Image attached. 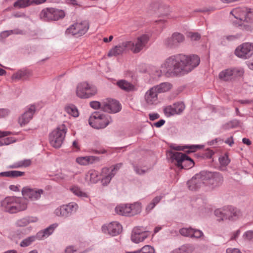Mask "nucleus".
I'll return each mask as SVG.
<instances>
[{"instance_id": "nucleus-1", "label": "nucleus", "mask_w": 253, "mask_h": 253, "mask_svg": "<svg viewBox=\"0 0 253 253\" xmlns=\"http://www.w3.org/2000/svg\"><path fill=\"white\" fill-rule=\"evenodd\" d=\"M200 62V57L197 55L178 54L167 58L161 65V69L156 67H152L150 74L153 79L159 78L163 74H185L193 70Z\"/></svg>"}, {"instance_id": "nucleus-2", "label": "nucleus", "mask_w": 253, "mask_h": 253, "mask_svg": "<svg viewBox=\"0 0 253 253\" xmlns=\"http://www.w3.org/2000/svg\"><path fill=\"white\" fill-rule=\"evenodd\" d=\"M4 211L9 213H16L26 210L27 202L21 197L8 196L0 202Z\"/></svg>"}, {"instance_id": "nucleus-3", "label": "nucleus", "mask_w": 253, "mask_h": 253, "mask_svg": "<svg viewBox=\"0 0 253 253\" xmlns=\"http://www.w3.org/2000/svg\"><path fill=\"white\" fill-rule=\"evenodd\" d=\"M214 213L219 220L228 219L234 221L242 216L241 211L231 206H225L222 208L216 209Z\"/></svg>"}, {"instance_id": "nucleus-4", "label": "nucleus", "mask_w": 253, "mask_h": 253, "mask_svg": "<svg viewBox=\"0 0 253 253\" xmlns=\"http://www.w3.org/2000/svg\"><path fill=\"white\" fill-rule=\"evenodd\" d=\"M111 122L110 116L100 112H94L92 113L88 120L89 125L96 129L104 128Z\"/></svg>"}, {"instance_id": "nucleus-5", "label": "nucleus", "mask_w": 253, "mask_h": 253, "mask_svg": "<svg viewBox=\"0 0 253 253\" xmlns=\"http://www.w3.org/2000/svg\"><path fill=\"white\" fill-rule=\"evenodd\" d=\"M67 128L66 126L62 124L54 129L49 136L50 144L54 148L61 147L64 140Z\"/></svg>"}, {"instance_id": "nucleus-6", "label": "nucleus", "mask_w": 253, "mask_h": 253, "mask_svg": "<svg viewBox=\"0 0 253 253\" xmlns=\"http://www.w3.org/2000/svg\"><path fill=\"white\" fill-rule=\"evenodd\" d=\"M97 92V88L94 85L86 82L79 83L76 87V95L81 99L89 98L95 95Z\"/></svg>"}, {"instance_id": "nucleus-7", "label": "nucleus", "mask_w": 253, "mask_h": 253, "mask_svg": "<svg viewBox=\"0 0 253 253\" xmlns=\"http://www.w3.org/2000/svg\"><path fill=\"white\" fill-rule=\"evenodd\" d=\"M170 158L173 162L175 161L177 166L181 169H188L194 166L193 160L181 152H172Z\"/></svg>"}, {"instance_id": "nucleus-8", "label": "nucleus", "mask_w": 253, "mask_h": 253, "mask_svg": "<svg viewBox=\"0 0 253 253\" xmlns=\"http://www.w3.org/2000/svg\"><path fill=\"white\" fill-rule=\"evenodd\" d=\"M150 37L147 34H143L138 37L134 41H127L129 50L134 53L140 52L146 47Z\"/></svg>"}, {"instance_id": "nucleus-9", "label": "nucleus", "mask_w": 253, "mask_h": 253, "mask_svg": "<svg viewBox=\"0 0 253 253\" xmlns=\"http://www.w3.org/2000/svg\"><path fill=\"white\" fill-rule=\"evenodd\" d=\"M65 15V12L62 10L54 8H46L41 12L40 17L45 21H56L63 18Z\"/></svg>"}, {"instance_id": "nucleus-10", "label": "nucleus", "mask_w": 253, "mask_h": 253, "mask_svg": "<svg viewBox=\"0 0 253 253\" xmlns=\"http://www.w3.org/2000/svg\"><path fill=\"white\" fill-rule=\"evenodd\" d=\"M122 166V163H119L110 168H103L100 173L102 185H107L110 183L111 179L115 175Z\"/></svg>"}, {"instance_id": "nucleus-11", "label": "nucleus", "mask_w": 253, "mask_h": 253, "mask_svg": "<svg viewBox=\"0 0 253 253\" xmlns=\"http://www.w3.org/2000/svg\"><path fill=\"white\" fill-rule=\"evenodd\" d=\"M235 55L238 57L247 59L253 55V42H244L236 47Z\"/></svg>"}, {"instance_id": "nucleus-12", "label": "nucleus", "mask_w": 253, "mask_h": 253, "mask_svg": "<svg viewBox=\"0 0 253 253\" xmlns=\"http://www.w3.org/2000/svg\"><path fill=\"white\" fill-rule=\"evenodd\" d=\"M89 28L88 22L86 21L77 22L71 25L66 31L67 34H71L76 37L84 35Z\"/></svg>"}, {"instance_id": "nucleus-13", "label": "nucleus", "mask_w": 253, "mask_h": 253, "mask_svg": "<svg viewBox=\"0 0 253 253\" xmlns=\"http://www.w3.org/2000/svg\"><path fill=\"white\" fill-rule=\"evenodd\" d=\"M78 209V205L75 203H70L57 208L54 213L59 217L67 218L75 212Z\"/></svg>"}, {"instance_id": "nucleus-14", "label": "nucleus", "mask_w": 253, "mask_h": 253, "mask_svg": "<svg viewBox=\"0 0 253 253\" xmlns=\"http://www.w3.org/2000/svg\"><path fill=\"white\" fill-rule=\"evenodd\" d=\"M204 173H205V171H202L195 174L190 180L187 181V184L190 190H197L206 184V179Z\"/></svg>"}, {"instance_id": "nucleus-15", "label": "nucleus", "mask_w": 253, "mask_h": 253, "mask_svg": "<svg viewBox=\"0 0 253 253\" xmlns=\"http://www.w3.org/2000/svg\"><path fill=\"white\" fill-rule=\"evenodd\" d=\"M21 192L25 200L29 199L32 201H35L41 198V195L43 193V190L42 189L25 186L22 188Z\"/></svg>"}, {"instance_id": "nucleus-16", "label": "nucleus", "mask_w": 253, "mask_h": 253, "mask_svg": "<svg viewBox=\"0 0 253 253\" xmlns=\"http://www.w3.org/2000/svg\"><path fill=\"white\" fill-rule=\"evenodd\" d=\"M185 40L184 36L180 33L175 32L172 35L166 38L164 43L165 45L169 48H175L178 47L179 45L182 43Z\"/></svg>"}, {"instance_id": "nucleus-17", "label": "nucleus", "mask_w": 253, "mask_h": 253, "mask_svg": "<svg viewBox=\"0 0 253 253\" xmlns=\"http://www.w3.org/2000/svg\"><path fill=\"white\" fill-rule=\"evenodd\" d=\"M244 70L242 68H234L225 69L219 74L220 80L228 81L231 79L243 75Z\"/></svg>"}, {"instance_id": "nucleus-18", "label": "nucleus", "mask_w": 253, "mask_h": 253, "mask_svg": "<svg viewBox=\"0 0 253 253\" xmlns=\"http://www.w3.org/2000/svg\"><path fill=\"white\" fill-rule=\"evenodd\" d=\"M149 236V233L143 227H134L131 233V240L135 243H139L144 241Z\"/></svg>"}, {"instance_id": "nucleus-19", "label": "nucleus", "mask_w": 253, "mask_h": 253, "mask_svg": "<svg viewBox=\"0 0 253 253\" xmlns=\"http://www.w3.org/2000/svg\"><path fill=\"white\" fill-rule=\"evenodd\" d=\"M206 184H210L213 187L221 185L223 181L222 175L219 172L205 171Z\"/></svg>"}, {"instance_id": "nucleus-20", "label": "nucleus", "mask_w": 253, "mask_h": 253, "mask_svg": "<svg viewBox=\"0 0 253 253\" xmlns=\"http://www.w3.org/2000/svg\"><path fill=\"white\" fill-rule=\"evenodd\" d=\"M103 111L108 113H116L121 109L120 103L113 99L107 98L102 100Z\"/></svg>"}, {"instance_id": "nucleus-21", "label": "nucleus", "mask_w": 253, "mask_h": 253, "mask_svg": "<svg viewBox=\"0 0 253 253\" xmlns=\"http://www.w3.org/2000/svg\"><path fill=\"white\" fill-rule=\"evenodd\" d=\"M102 232L112 236L119 235L122 231V226L117 221H113L102 226Z\"/></svg>"}, {"instance_id": "nucleus-22", "label": "nucleus", "mask_w": 253, "mask_h": 253, "mask_svg": "<svg viewBox=\"0 0 253 253\" xmlns=\"http://www.w3.org/2000/svg\"><path fill=\"white\" fill-rule=\"evenodd\" d=\"M144 101L147 106H154L159 103L158 93L155 88L152 87L145 92Z\"/></svg>"}, {"instance_id": "nucleus-23", "label": "nucleus", "mask_w": 253, "mask_h": 253, "mask_svg": "<svg viewBox=\"0 0 253 253\" xmlns=\"http://www.w3.org/2000/svg\"><path fill=\"white\" fill-rule=\"evenodd\" d=\"M35 111L36 107L34 105H31L28 107L25 112L19 117L18 119L19 124L21 126L27 125L33 118Z\"/></svg>"}, {"instance_id": "nucleus-24", "label": "nucleus", "mask_w": 253, "mask_h": 253, "mask_svg": "<svg viewBox=\"0 0 253 253\" xmlns=\"http://www.w3.org/2000/svg\"><path fill=\"white\" fill-rule=\"evenodd\" d=\"M247 8L245 7H236L230 11V14L232 15L235 18L239 20L237 23H234L235 25L241 26L242 23L244 20L246 19V14Z\"/></svg>"}, {"instance_id": "nucleus-25", "label": "nucleus", "mask_w": 253, "mask_h": 253, "mask_svg": "<svg viewBox=\"0 0 253 253\" xmlns=\"http://www.w3.org/2000/svg\"><path fill=\"white\" fill-rule=\"evenodd\" d=\"M127 49H129L128 43L127 41H125L111 48L108 53V56H117L123 54Z\"/></svg>"}, {"instance_id": "nucleus-26", "label": "nucleus", "mask_w": 253, "mask_h": 253, "mask_svg": "<svg viewBox=\"0 0 253 253\" xmlns=\"http://www.w3.org/2000/svg\"><path fill=\"white\" fill-rule=\"evenodd\" d=\"M58 225L57 223H53L45 229L38 232L36 234L38 240H42L48 237L53 233L55 229L58 227Z\"/></svg>"}, {"instance_id": "nucleus-27", "label": "nucleus", "mask_w": 253, "mask_h": 253, "mask_svg": "<svg viewBox=\"0 0 253 253\" xmlns=\"http://www.w3.org/2000/svg\"><path fill=\"white\" fill-rule=\"evenodd\" d=\"M99 172L94 169L89 170L85 174L84 180L87 184L96 183L99 180Z\"/></svg>"}, {"instance_id": "nucleus-28", "label": "nucleus", "mask_w": 253, "mask_h": 253, "mask_svg": "<svg viewBox=\"0 0 253 253\" xmlns=\"http://www.w3.org/2000/svg\"><path fill=\"white\" fill-rule=\"evenodd\" d=\"M69 190L75 196L80 199H84L89 198L88 193L82 189L77 184L71 186L69 188Z\"/></svg>"}, {"instance_id": "nucleus-29", "label": "nucleus", "mask_w": 253, "mask_h": 253, "mask_svg": "<svg viewBox=\"0 0 253 253\" xmlns=\"http://www.w3.org/2000/svg\"><path fill=\"white\" fill-rule=\"evenodd\" d=\"M117 84L121 89L126 92L134 91L137 89L134 84L125 80L118 81Z\"/></svg>"}, {"instance_id": "nucleus-30", "label": "nucleus", "mask_w": 253, "mask_h": 253, "mask_svg": "<svg viewBox=\"0 0 253 253\" xmlns=\"http://www.w3.org/2000/svg\"><path fill=\"white\" fill-rule=\"evenodd\" d=\"M99 158L93 156L80 157L76 159V162L81 165H87L99 161Z\"/></svg>"}, {"instance_id": "nucleus-31", "label": "nucleus", "mask_w": 253, "mask_h": 253, "mask_svg": "<svg viewBox=\"0 0 253 253\" xmlns=\"http://www.w3.org/2000/svg\"><path fill=\"white\" fill-rule=\"evenodd\" d=\"M31 74L32 72L29 70H20L12 75L11 79L13 81H18L22 79H25L30 77Z\"/></svg>"}, {"instance_id": "nucleus-32", "label": "nucleus", "mask_w": 253, "mask_h": 253, "mask_svg": "<svg viewBox=\"0 0 253 253\" xmlns=\"http://www.w3.org/2000/svg\"><path fill=\"white\" fill-rule=\"evenodd\" d=\"M38 219L36 217L26 216L18 219L15 222V225L17 227H24L30 223H34L38 221Z\"/></svg>"}, {"instance_id": "nucleus-33", "label": "nucleus", "mask_w": 253, "mask_h": 253, "mask_svg": "<svg viewBox=\"0 0 253 253\" xmlns=\"http://www.w3.org/2000/svg\"><path fill=\"white\" fill-rule=\"evenodd\" d=\"M129 207L128 204L117 205L115 209V212L117 214L123 216H129Z\"/></svg>"}, {"instance_id": "nucleus-34", "label": "nucleus", "mask_w": 253, "mask_h": 253, "mask_svg": "<svg viewBox=\"0 0 253 253\" xmlns=\"http://www.w3.org/2000/svg\"><path fill=\"white\" fill-rule=\"evenodd\" d=\"M129 207V216L135 215L141 211V204L139 202H135L132 204H128Z\"/></svg>"}, {"instance_id": "nucleus-35", "label": "nucleus", "mask_w": 253, "mask_h": 253, "mask_svg": "<svg viewBox=\"0 0 253 253\" xmlns=\"http://www.w3.org/2000/svg\"><path fill=\"white\" fill-rule=\"evenodd\" d=\"M194 249L195 248L193 245L185 244L174 250L172 251V253H192Z\"/></svg>"}, {"instance_id": "nucleus-36", "label": "nucleus", "mask_w": 253, "mask_h": 253, "mask_svg": "<svg viewBox=\"0 0 253 253\" xmlns=\"http://www.w3.org/2000/svg\"><path fill=\"white\" fill-rule=\"evenodd\" d=\"M155 88V90L159 93L165 92L170 90L171 85L169 83H163L159 85L153 87Z\"/></svg>"}, {"instance_id": "nucleus-37", "label": "nucleus", "mask_w": 253, "mask_h": 253, "mask_svg": "<svg viewBox=\"0 0 253 253\" xmlns=\"http://www.w3.org/2000/svg\"><path fill=\"white\" fill-rule=\"evenodd\" d=\"M24 32L22 30L19 29H15L14 30H7L1 32L0 34V38L5 39L9 36L13 34L22 35Z\"/></svg>"}, {"instance_id": "nucleus-38", "label": "nucleus", "mask_w": 253, "mask_h": 253, "mask_svg": "<svg viewBox=\"0 0 253 253\" xmlns=\"http://www.w3.org/2000/svg\"><path fill=\"white\" fill-rule=\"evenodd\" d=\"M36 240H38L36 235L35 236H31L23 239L20 243V246L21 247H27L31 245Z\"/></svg>"}, {"instance_id": "nucleus-39", "label": "nucleus", "mask_w": 253, "mask_h": 253, "mask_svg": "<svg viewBox=\"0 0 253 253\" xmlns=\"http://www.w3.org/2000/svg\"><path fill=\"white\" fill-rule=\"evenodd\" d=\"M65 110L68 114L74 117H77L79 116V113L78 110L74 105L66 106L65 108Z\"/></svg>"}, {"instance_id": "nucleus-40", "label": "nucleus", "mask_w": 253, "mask_h": 253, "mask_svg": "<svg viewBox=\"0 0 253 253\" xmlns=\"http://www.w3.org/2000/svg\"><path fill=\"white\" fill-rule=\"evenodd\" d=\"M200 146L198 145H184V146H176L173 147V149L176 151H183L186 149H189L190 150V152L195 151L197 148H200Z\"/></svg>"}, {"instance_id": "nucleus-41", "label": "nucleus", "mask_w": 253, "mask_h": 253, "mask_svg": "<svg viewBox=\"0 0 253 253\" xmlns=\"http://www.w3.org/2000/svg\"><path fill=\"white\" fill-rule=\"evenodd\" d=\"M30 1V0H17L14 3L13 6L17 8H25L31 5Z\"/></svg>"}, {"instance_id": "nucleus-42", "label": "nucleus", "mask_w": 253, "mask_h": 253, "mask_svg": "<svg viewBox=\"0 0 253 253\" xmlns=\"http://www.w3.org/2000/svg\"><path fill=\"white\" fill-rule=\"evenodd\" d=\"M174 110L176 111L175 114H180L185 109V105L183 102H179L172 104Z\"/></svg>"}, {"instance_id": "nucleus-43", "label": "nucleus", "mask_w": 253, "mask_h": 253, "mask_svg": "<svg viewBox=\"0 0 253 253\" xmlns=\"http://www.w3.org/2000/svg\"><path fill=\"white\" fill-rule=\"evenodd\" d=\"M164 112L165 116L167 117H169L176 115V111L174 110L172 105L165 107L164 108Z\"/></svg>"}, {"instance_id": "nucleus-44", "label": "nucleus", "mask_w": 253, "mask_h": 253, "mask_svg": "<svg viewBox=\"0 0 253 253\" xmlns=\"http://www.w3.org/2000/svg\"><path fill=\"white\" fill-rule=\"evenodd\" d=\"M242 238L246 242H253V230H248L244 232Z\"/></svg>"}, {"instance_id": "nucleus-45", "label": "nucleus", "mask_w": 253, "mask_h": 253, "mask_svg": "<svg viewBox=\"0 0 253 253\" xmlns=\"http://www.w3.org/2000/svg\"><path fill=\"white\" fill-rule=\"evenodd\" d=\"M193 230L192 228H183L179 230V233L183 236L191 238Z\"/></svg>"}, {"instance_id": "nucleus-46", "label": "nucleus", "mask_w": 253, "mask_h": 253, "mask_svg": "<svg viewBox=\"0 0 253 253\" xmlns=\"http://www.w3.org/2000/svg\"><path fill=\"white\" fill-rule=\"evenodd\" d=\"M133 168L135 172L139 175L144 174L149 170V169L146 167H141L138 166H134Z\"/></svg>"}, {"instance_id": "nucleus-47", "label": "nucleus", "mask_w": 253, "mask_h": 253, "mask_svg": "<svg viewBox=\"0 0 253 253\" xmlns=\"http://www.w3.org/2000/svg\"><path fill=\"white\" fill-rule=\"evenodd\" d=\"M219 161L221 166L226 167L230 163V160L226 154L220 156L219 158Z\"/></svg>"}, {"instance_id": "nucleus-48", "label": "nucleus", "mask_w": 253, "mask_h": 253, "mask_svg": "<svg viewBox=\"0 0 253 253\" xmlns=\"http://www.w3.org/2000/svg\"><path fill=\"white\" fill-rule=\"evenodd\" d=\"M140 253H155V250L150 245H145L139 250Z\"/></svg>"}, {"instance_id": "nucleus-49", "label": "nucleus", "mask_w": 253, "mask_h": 253, "mask_svg": "<svg viewBox=\"0 0 253 253\" xmlns=\"http://www.w3.org/2000/svg\"><path fill=\"white\" fill-rule=\"evenodd\" d=\"M89 104L90 106L94 109H98L101 108L103 110L102 101L101 102L92 101L90 102Z\"/></svg>"}, {"instance_id": "nucleus-50", "label": "nucleus", "mask_w": 253, "mask_h": 253, "mask_svg": "<svg viewBox=\"0 0 253 253\" xmlns=\"http://www.w3.org/2000/svg\"><path fill=\"white\" fill-rule=\"evenodd\" d=\"M245 18L246 19L244 20L243 21H246L247 22H253V10H249L247 9Z\"/></svg>"}, {"instance_id": "nucleus-51", "label": "nucleus", "mask_w": 253, "mask_h": 253, "mask_svg": "<svg viewBox=\"0 0 253 253\" xmlns=\"http://www.w3.org/2000/svg\"><path fill=\"white\" fill-rule=\"evenodd\" d=\"M188 36L192 41H198L201 38V35L198 33L189 32Z\"/></svg>"}, {"instance_id": "nucleus-52", "label": "nucleus", "mask_w": 253, "mask_h": 253, "mask_svg": "<svg viewBox=\"0 0 253 253\" xmlns=\"http://www.w3.org/2000/svg\"><path fill=\"white\" fill-rule=\"evenodd\" d=\"M203 236V233L200 230L193 228L191 238H199Z\"/></svg>"}, {"instance_id": "nucleus-53", "label": "nucleus", "mask_w": 253, "mask_h": 253, "mask_svg": "<svg viewBox=\"0 0 253 253\" xmlns=\"http://www.w3.org/2000/svg\"><path fill=\"white\" fill-rule=\"evenodd\" d=\"M10 177H20L24 175V172L18 170H11Z\"/></svg>"}, {"instance_id": "nucleus-54", "label": "nucleus", "mask_w": 253, "mask_h": 253, "mask_svg": "<svg viewBox=\"0 0 253 253\" xmlns=\"http://www.w3.org/2000/svg\"><path fill=\"white\" fill-rule=\"evenodd\" d=\"M65 253H77V249L73 246H69L66 247L65 250Z\"/></svg>"}, {"instance_id": "nucleus-55", "label": "nucleus", "mask_w": 253, "mask_h": 253, "mask_svg": "<svg viewBox=\"0 0 253 253\" xmlns=\"http://www.w3.org/2000/svg\"><path fill=\"white\" fill-rule=\"evenodd\" d=\"M8 168L9 169H12L21 168H22V164H21V161H19L14 163L12 164L9 165L8 166Z\"/></svg>"}, {"instance_id": "nucleus-56", "label": "nucleus", "mask_w": 253, "mask_h": 253, "mask_svg": "<svg viewBox=\"0 0 253 253\" xmlns=\"http://www.w3.org/2000/svg\"><path fill=\"white\" fill-rule=\"evenodd\" d=\"M241 231L239 229L233 232L231 234L230 240H235L240 234Z\"/></svg>"}, {"instance_id": "nucleus-57", "label": "nucleus", "mask_w": 253, "mask_h": 253, "mask_svg": "<svg viewBox=\"0 0 253 253\" xmlns=\"http://www.w3.org/2000/svg\"><path fill=\"white\" fill-rule=\"evenodd\" d=\"M22 168H26L30 166L32 164L31 160L24 159L21 160Z\"/></svg>"}, {"instance_id": "nucleus-58", "label": "nucleus", "mask_w": 253, "mask_h": 253, "mask_svg": "<svg viewBox=\"0 0 253 253\" xmlns=\"http://www.w3.org/2000/svg\"><path fill=\"white\" fill-rule=\"evenodd\" d=\"M9 113V110L7 109H0V118L4 117Z\"/></svg>"}, {"instance_id": "nucleus-59", "label": "nucleus", "mask_w": 253, "mask_h": 253, "mask_svg": "<svg viewBox=\"0 0 253 253\" xmlns=\"http://www.w3.org/2000/svg\"><path fill=\"white\" fill-rule=\"evenodd\" d=\"M165 123V121L164 120L161 119L159 120L158 122L154 123V124H152V126H155L156 127H160L162 126H163Z\"/></svg>"}, {"instance_id": "nucleus-60", "label": "nucleus", "mask_w": 253, "mask_h": 253, "mask_svg": "<svg viewBox=\"0 0 253 253\" xmlns=\"http://www.w3.org/2000/svg\"><path fill=\"white\" fill-rule=\"evenodd\" d=\"M11 141L10 140L9 138L1 139L0 140V146L8 145L11 143Z\"/></svg>"}, {"instance_id": "nucleus-61", "label": "nucleus", "mask_w": 253, "mask_h": 253, "mask_svg": "<svg viewBox=\"0 0 253 253\" xmlns=\"http://www.w3.org/2000/svg\"><path fill=\"white\" fill-rule=\"evenodd\" d=\"M226 252V253H242L240 250L237 248H228Z\"/></svg>"}, {"instance_id": "nucleus-62", "label": "nucleus", "mask_w": 253, "mask_h": 253, "mask_svg": "<svg viewBox=\"0 0 253 253\" xmlns=\"http://www.w3.org/2000/svg\"><path fill=\"white\" fill-rule=\"evenodd\" d=\"M149 119L151 121H154V120L159 118V117H160V115L158 113L149 114Z\"/></svg>"}, {"instance_id": "nucleus-63", "label": "nucleus", "mask_w": 253, "mask_h": 253, "mask_svg": "<svg viewBox=\"0 0 253 253\" xmlns=\"http://www.w3.org/2000/svg\"><path fill=\"white\" fill-rule=\"evenodd\" d=\"M155 206H156L152 202H151L147 205L146 208V212H150L155 208Z\"/></svg>"}, {"instance_id": "nucleus-64", "label": "nucleus", "mask_w": 253, "mask_h": 253, "mask_svg": "<svg viewBox=\"0 0 253 253\" xmlns=\"http://www.w3.org/2000/svg\"><path fill=\"white\" fill-rule=\"evenodd\" d=\"M162 198V196H158L155 197L152 201L151 202H152L155 206L157 205L161 200Z\"/></svg>"}]
</instances>
